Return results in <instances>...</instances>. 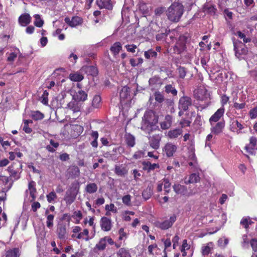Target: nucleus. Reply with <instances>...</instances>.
Segmentation results:
<instances>
[{
  "instance_id": "864d4df0",
  "label": "nucleus",
  "mask_w": 257,
  "mask_h": 257,
  "mask_svg": "<svg viewBox=\"0 0 257 257\" xmlns=\"http://www.w3.org/2000/svg\"><path fill=\"white\" fill-rule=\"evenodd\" d=\"M229 240L227 238H220L218 240V244L221 247H225L228 243Z\"/></svg>"
},
{
  "instance_id": "a211bd4d",
  "label": "nucleus",
  "mask_w": 257,
  "mask_h": 257,
  "mask_svg": "<svg viewBox=\"0 0 257 257\" xmlns=\"http://www.w3.org/2000/svg\"><path fill=\"white\" fill-rule=\"evenodd\" d=\"M96 4L100 9L111 10L113 8L111 0H96Z\"/></svg>"
},
{
  "instance_id": "7ed1b4c3",
  "label": "nucleus",
  "mask_w": 257,
  "mask_h": 257,
  "mask_svg": "<svg viewBox=\"0 0 257 257\" xmlns=\"http://www.w3.org/2000/svg\"><path fill=\"white\" fill-rule=\"evenodd\" d=\"M144 124L147 127L153 129V127L157 123L158 117L153 110L146 111L143 116Z\"/></svg>"
},
{
  "instance_id": "bf43d9fd",
  "label": "nucleus",
  "mask_w": 257,
  "mask_h": 257,
  "mask_svg": "<svg viewBox=\"0 0 257 257\" xmlns=\"http://www.w3.org/2000/svg\"><path fill=\"white\" fill-rule=\"evenodd\" d=\"M145 155L144 151L139 150L136 151L133 156V158L136 160L141 158Z\"/></svg>"
},
{
  "instance_id": "39448f33",
  "label": "nucleus",
  "mask_w": 257,
  "mask_h": 257,
  "mask_svg": "<svg viewBox=\"0 0 257 257\" xmlns=\"http://www.w3.org/2000/svg\"><path fill=\"white\" fill-rule=\"evenodd\" d=\"M232 40L235 56L239 58L241 55H245L247 52L245 45L240 41L235 39L234 38Z\"/></svg>"
},
{
  "instance_id": "473e14b6",
  "label": "nucleus",
  "mask_w": 257,
  "mask_h": 257,
  "mask_svg": "<svg viewBox=\"0 0 257 257\" xmlns=\"http://www.w3.org/2000/svg\"><path fill=\"white\" fill-rule=\"evenodd\" d=\"M153 194V188L152 186H148L142 192V196L145 200H148Z\"/></svg>"
},
{
  "instance_id": "393cba45",
  "label": "nucleus",
  "mask_w": 257,
  "mask_h": 257,
  "mask_svg": "<svg viewBox=\"0 0 257 257\" xmlns=\"http://www.w3.org/2000/svg\"><path fill=\"white\" fill-rule=\"evenodd\" d=\"M125 143L127 147L133 148L136 144L135 137L130 133H126L124 135Z\"/></svg>"
},
{
  "instance_id": "6e6552de",
  "label": "nucleus",
  "mask_w": 257,
  "mask_h": 257,
  "mask_svg": "<svg viewBox=\"0 0 257 257\" xmlns=\"http://www.w3.org/2000/svg\"><path fill=\"white\" fill-rule=\"evenodd\" d=\"M72 188L76 191L75 194H68L66 193V195L65 197L64 200L67 205H70L75 200L76 194L79 190V186L78 182H74L72 184Z\"/></svg>"
},
{
  "instance_id": "4d7b16f0",
  "label": "nucleus",
  "mask_w": 257,
  "mask_h": 257,
  "mask_svg": "<svg viewBox=\"0 0 257 257\" xmlns=\"http://www.w3.org/2000/svg\"><path fill=\"white\" fill-rule=\"evenodd\" d=\"M103 156L106 158L111 159L113 161L117 160V158L116 157V156H114V154L111 153L110 152H104L103 154Z\"/></svg>"
},
{
  "instance_id": "69168bd1",
  "label": "nucleus",
  "mask_w": 257,
  "mask_h": 257,
  "mask_svg": "<svg viewBox=\"0 0 257 257\" xmlns=\"http://www.w3.org/2000/svg\"><path fill=\"white\" fill-rule=\"evenodd\" d=\"M252 250L254 252H257V239L252 238L249 241Z\"/></svg>"
},
{
  "instance_id": "6ab92c4d",
  "label": "nucleus",
  "mask_w": 257,
  "mask_h": 257,
  "mask_svg": "<svg viewBox=\"0 0 257 257\" xmlns=\"http://www.w3.org/2000/svg\"><path fill=\"white\" fill-rule=\"evenodd\" d=\"M244 123L242 124L237 120L232 121L230 125L231 131L233 132H236L237 134L242 133V130L244 128Z\"/></svg>"
},
{
  "instance_id": "13d9d810",
  "label": "nucleus",
  "mask_w": 257,
  "mask_h": 257,
  "mask_svg": "<svg viewBox=\"0 0 257 257\" xmlns=\"http://www.w3.org/2000/svg\"><path fill=\"white\" fill-rule=\"evenodd\" d=\"M252 222L249 219L243 218L240 221V224L243 226L245 228H247Z\"/></svg>"
},
{
  "instance_id": "9d476101",
  "label": "nucleus",
  "mask_w": 257,
  "mask_h": 257,
  "mask_svg": "<svg viewBox=\"0 0 257 257\" xmlns=\"http://www.w3.org/2000/svg\"><path fill=\"white\" fill-rule=\"evenodd\" d=\"M224 112V107H221L218 109L209 119L210 125H214L215 123L220 121L219 120L221 117H223Z\"/></svg>"
},
{
  "instance_id": "c03bdc74",
  "label": "nucleus",
  "mask_w": 257,
  "mask_h": 257,
  "mask_svg": "<svg viewBox=\"0 0 257 257\" xmlns=\"http://www.w3.org/2000/svg\"><path fill=\"white\" fill-rule=\"evenodd\" d=\"M106 246V243L105 242V238L104 237L101 238L98 243L95 245V248L98 250H103L105 249Z\"/></svg>"
},
{
  "instance_id": "ea45409f",
  "label": "nucleus",
  "mask_w": 257,
  "mask_h": 257,
  "mask_svg": "<svg viewBox=\"0 0 257 257\" xmlns=\"http://www.w3.org/2000/svg\"><path fill=\"white\" fill-rule=\"evenodd\" d=\"M83 76L80 73H71L69 75V78L72 81L79 82L83 79Z\"/></svg>"
},
{
  "instance_id": "aec40b11",
  "label": "nucleus",
  "mask_w": 257,
  "mask_h": 257,
  "mask_svg": "<svg viewBox=\"0 0 257 257\" xmlns=\"http://www.w3.org/2000/svg\"><path fill=\"white\" fill-rule=\"evenodd\" d=\"M31 20L32 18L28 13L22 14L18 19L19 24L23 27L28 25L31 22Z\"/></svg>"
},
{
  "instance_id": "052dcab7",
  "label": "nucleus",
  "mask_w": 257,
  "mask_h": 257,
  "mask_svg": "<svg viewBox=\"0 0 257 257\" xmlns=\"http://www.w3.org/2000/svg\"><path fill=\"white\" fill-rule=\"evenodd\" d=\"M164 189H165V194H167L170 192V187L171 186V183L169 182V181L167 179H164Z\"/></svg>"
},
{
  "instance_id": "20e7f679",
  "label": "nucleus",
  "mask_w": 257,
  "mask_h": 257,
  "mask_svg": "<svg viewBox=\"0 0 257 257\" xmlns=\"http://www.w3.org/2000/svg\"><path fill=\"white\" fill-rule=\"evenodd\" d=\"M176 216L173 214L169 219L163 221H156L154 224L155 227L162 230H167L171 228L176 220Z\"/></svg>"
},
{
  "instance_id": "37998d69",
  "label": "nucleus",
  "mask_w": 257,
  "mask_h": 257,
  "mask_svg": "<svg viewBox=\"0 0 257 257\" xmlns=\"http://www.w3.org/2000/svg\"><path fill=\"white\" fill-rule=\"evenodd\" d=\"M34 17L35 18V20L34 24L35 26L41 28L44 25V21L41 19V16L39 14H35L34 15Z\"/></svg>"
},
{
  "instance_id": "ddd939ff",
  "label": "nucleus",
  "mask_w": 257,
  "mask_h": 257,
  "mask_svg": "<svg viewBox=\"0 0 257 257\" xmlns=\"http://www.w3.org/2000/svg\"><path fill=\"white\" fill-rule=\"evenodd\" d=\"M64 21L72 28L81 25L83 22L82 18L77 16L72 17L71 20L69 17H66L64 19Z\"/></svg>"
},
{
  "instance_id": "4468645a",
  "label": "nucleus",
  "mask_w": 257,
  "mask_h": 257,
  "mask_svg": "<svg viewBox=\"0 0 257 257\" xmlns=\"http://www.w3.org/2000/svg\"><path fill=\"white\" fill-rule=\"evenodd\" d=\"M173 190L178 194L185 196H190L192 195L191 192L188 191L187 188L184 185L175 184L173 186Z\"/></svg>"
},
{
  "instance_id": "a18cd8bd",
  "label": "nucleus",
  "mask_w": 257,
  "mask_h": 257,
  "mask_svg": "<svg viewBox=\"0 0 257 257\" xmlns=\"http://www.w3.org/2000/svg\"><path fill=\"white\" fill-rule=\"evenodd\" d=\"M117 257H131L129 251L124 248H120L117 252Z\"/></svg>"
},
{
  "instance_id": "f8f14e48",
  "label": "nucleus",
  "mask_w": 257,
  "mask_h": 257,
  "mask_svg": "<svg viewBox=\"0 0 257 257\" xmlns=\"http://www.w3.org/2000/svg\"><path fill=\"white\" fill-rule=\"evenodd\" d=\"M191 105L192 99L190 97L184 96L180 98L179 101V108L180 109L183 111H186Z\"/></svg>"
},
{
  "instance_id": "72a5a7b5",
  "label": "nucleus",
  "mask_w": 257,
  "mask_h": 257,
  "mask_svg": "<svg viewBox=\"0 0 257 257\" xmlns=\"http://www.w3.org/2000/svg\"><path fill=\"white\" fill-rule=\"evenodd\" d=\"M182 133V130L180 128H176L170 130L168 132V137L170 139H175L178 137Z\"/></svg>"
},
{
  "instance_id": "1a4fd4ad",
  "label": "nucleus",
  "mask_w": 257,
  "mask_h": 257,
  "mask_svg": "<svg viewBox=\"0 0 257 257\" xmlns=\"http://www.w3.org/2000/svg\"><path fill=\"white\" fill-rule=\"evenodd\" d=\"M22 165L20 164L13 163L8 168V171L10 173V176L15 179L20 178L19 171Z\"/></svg>"
},
{
  "instance_id": "412c9836",
  "label": "nucleus",
  "mask_w": 257,
  "mask_h": 257,
  "mask_svg": "<svg viewBox=\"0 0 257 257\" xmlns=\"http://www.w3.org/2000/svg\"><path fill=\"white\" fill-rule=\"evenodd\" d=\"M142 164L143 165V169L144 171H147L148 173H150L152 171H154L155 169L160 168L159 164H151L149 161H143Z\"/></svg>"
},
{
  "instance_id": "7c9ffc66",
  "label": "nucleus",
  "mask_w": 257,
  "mask_h": 257,
  "mask_svg": "<svg viewBox=\"0 0 257 257\" xmlns=\"http://www.w3.org/2000/svg\"><path fill=\"white\" fill-rule=\"evenodd\" d=\"M20 256V249L17 247L10 249L6 252V257H19Z\"/></svg>"
},
{
  "instance_id": "3c124183",
  "label": "nucleus",
  "mask_w": 257,
  "mask_h": 257,
  "mask_svg": "<svg viewBox=\"0 0 257 257\" xmlns=\"http://www.w3.org/2000/svg\"><path fill=\"white\" fill-rule=\"evenodd\" d=\"M48 95L49 92L47 90H45L41 97V102L44 105H47L48 103Z\"/></svg>"
},
{
  "instance_id": "a19ab883",
  "label": "nucleus",
  "mask_w": 257,
  "mask_h": 257,
  "mask_svg": "<svg viewBox=\"0 0 257 257\" xmlns=\"http://www.w3.org/2000/svg\"><path fill=\"white\" fill-rule=\"evenodd\" d=\"M157 52L152 49L148 50V51H145L144 56L145 57L149 59L150 58H156L157 57Z\"/></svg>"
},
{
  "instance_id": "2eb2a0df",
  "label": "nucleus",
  "mask_w": 257,
  "mask_h": 257,
  "mask_svg": "<svg viewBox=\"0 0 257 257\" xmlns=\"http://www.w3.org/2000/svg\"><path fill=\"white\" fill-rule=\"evenodd\" d=\"M211 125L210 131L211 133L215 135H218L222 132L225 126V121L222 120L215 123L214 125Z\"/></svg>"
},
{
  "instance_id": "8fccbe9b",
  "label": "nucleus",
  "mask_w": 257,
  "mask_h": 257,
  "mask_svg": "<svg viewBox=\"0 0 257 257\" xmlns=\"http://www.w3.org/2000/svg\"><path fill=\"white\" fill-rule=\"evenodd\" d=\"M101 97L99 95H95L92 101V105L95 108H98L101 103Z\"/></svg>"
},
{
  "instance_id": "58836bf2",
  "label": "nucleus",
  "mask_w": 257,
  "mask_h": 257,
  "mask_svg": "<svg viewBox=\"0 0 257 257\" xmlns=\"http://www.w3.org/2000/svg\"><path fill=\"white\" fill-rule=\"evenodd\" d=\"M31 117L34 120H38L43 119L44 117V115L43 113L38 110L33 111L31 113Z\"/></svg>"
},
{
  "instance_id": "2f4dec72",
  "label": "nucleus",
  "mask_w": 257,
  "mask_h": 257,
  "mask_svg": "<svg viewBox=\"0 0 257 257\" xmlns=\"http://www.w3.org/2000/svg\"><path fill=\"white\" fill-rule=\"evenodd\" d=\"M98 187L96 183H90L87 184L85 188V191L89 194H93L97 191Z\"/></svg>"
},
{
  "instance_id": "774afa93",
  "label": "nucleus",
  "mask_w": 257,
  "mask_h": 257,
  "mask_svg": "<svg viewBox=\"0 0 257 257\" xmlns=\"http://www.w3.org/2000/svg\"><path fill=\"white\" fill-rule=\"evenodd\" d=\"M125 47L128 52L135 53L136 52V49H137V46L135 44H127L125 46Z\"/></svg>"
},
{
  "instance_id": "4c0bfd02",
  "label": "nucleus",
  "mask_w": 257,
  "mask_h": 257,
  "mask_svg": "<svg viewBox=\"0 0 257 257\" xmlns=\"http://www.w3.org/2000/svg\"><path fill=\"white\" fill-rule=\"evenodd\" d=\"M49 211L48 210H46L45 211V214L47 215V226L48 228H51L53 226V220L54 218V215L53 214H48Z\"/></svg>"
},
{
  "instance_id": "de8ad7c7",
  "label": "nucleus",
  "mask_w": 257,
  "mask_h": 257,
  "mask_svg": "<svg viewBox=\"0 0 257 257\" xmlns=\"http://www.w3.org/2000/svg\"><path fill=\"white\" fill-rule=\"evenodd\" d=\"M70 174L74 177H78L80 175V170L76 166H73L70 168Z\"/></svg>"
},
{
  "instance_id": "338daca9",
  "label": "nucleus",
  "mask_w": 257,
  "mask_h": 257,
  "mask_svg": "<svg viewBox=\"0 0 257 257\" xmlns=\"http://www.w3.org/2000/svg\"><path fill=\"white\" fill-rule=\"evenodd\" d=\"M229 99V98L228 96H227L226 94H223L221 96V104L222 106H224L225 105L227 104V103L228 102Z\"/></svg>"
},
{
  "instance_id": "0e129e2a",
  "label": "nucleus",
  "mask_w": 257,
  "mask_h": 257,
  "mask_svg": "<svg viewBox=\"0 0 257 257\" xmlns=\"http://www.w3.org/2000/svg\"><path fill=\"white\" fill-rule=\"evenodd\" d=\"M246 103L245 102H242L240 103L236 102H234L233 107L237 110L242 109L245 107Z\"/></svg>"
},
{
  "instance_id": "e433bc0d",
  "label": "nucleus",
  "mask_w": 257,
  "mask_h": 257,
  "mask_svg": "<svg viewBox=\"0 0 257 257\" xmlns=\"http://www.w3.org/2000/svg\"><path fill=\"white\" fill-rule=\"evenodd\" d=\"M200 178L198 174L196 173L191 174L189 177L188 181H185L186 184L196 183L200 181Z\"/></svg>"
},
{
  "instance_id": "f3484780",
  "label": "nucleus",
  "mask_w": 257,
  "mask_h": 257,
  "mask_svg": "<svg viewBox=\"0 0 257 257\" xmlns=\"http://www.w3.org/2000/svg\"><path fill=\"white\" fill-rule=\"evenodd\" d=\"M100 226L104 231H110L112 227L111 219L106 217H102L100 219Z\"/></svg>"
},
{
  "instance_id": "5701e85b",
  "label": "nucleus",
  "mask_w": 257,
  "mask_h": 257,
  "mask_svg": "<svg viewBox=\"0 0 257 257\" xmlns=\"http://www.w3.org/2000/svg\"><path fill=\"white\" fill-rule=\"evenodd\" d=\"M83 131V127L80 125L74 124L71 126V135L74 138L79 136Z\"/></svg>"
},
{
  "instance_id": "f03ea898",
  "label": "nucleus",
  "mask_w": 257,
  "mask_h": 257,
  "mask_svg": "<svg viewBox=\"0 0 257 257\" xmlns=\"http://www.w3.org/2000/svg\"><path fill=\"white\" fill-rule=\"evenodd\" d=\"M195 98L199 101L198 107L201 109L207 108L210 104V98L207 92L200 89L198 90L194 94Z\"/></svg>"
},
{
  "instance_id": "cd10ccee",
  "label": "nucleus",
  "mask_w": 257,
  "mask_h": 257,
  "mask_svg": "<svg viewBox=\"0 0 257 257\" xmlns=\"http://www.w3.org/2000/svg\"><path fill=\"white\" fill-rule=\"evenodd\" d=\"M172 117L170 115H167L165 116L164 121L160 123L161 127L163 130L168 129L172 124Z\"/></svg>"
},
{
  "instance_id": "49530a36",
  "label": "nucleus",
  "mask_w": 257,
  "mask_h": 257,
  "mask_svg": "<svg viewBox=\"0 0 257 257\" xmlns=\"http://www.w3.org/2000/svg\"><path fill=\"white\" fill-rule=\"evenodd\" d=\"M234 35L238 36V38L242 39L244 43H249L251 41V39L250 38L246 37L245 35L240 31H237Z\"/></svg>"
},
{
  "instance_id": "b1692460",
  "label": "nucleus",
  "mask_w": 257,
  "mask_h": 257,
  "mask_svg": "<svg viewBox=\"0 0 257 257\" xmlns=\"http://www.w3.org/2000/svg\"><path fill=\"white\" fill-rule=\"evenodd\" d=\"M67 233V227L65 224H59L57 229V233L58 238L61 239H64Z\"/></svg>"
},
{
  "instance_id": "09e8293b",
  "label": "nucleus",
  "mask_w": 257,
  "mask_h": 257,
  "mask_svg": "<svg viewBox=\"0 0 257 257\" xmlns=\"http://www.w3.org/2000/svg\"><path fill=\"white\" fill-rule=\"evenodd\" d=\"M155 100L161 103L164 101V96L159 91H155L154 93Z\"/></svg>"
},
{
  "instance_id": "c756f323",
  "label": "nucleus",
  "mask_w": 257,
  "mask_h": 257,
  "mask_svg": "<svg viewBox=\"0 0 257 257\" xmlns=\"http://www.w3.org/2000/svg\"><path fill=\"white\" fill-rule=\"evenodd\" d=\"M213 243L212 242H209L206 245H203L201 247V253L203 255H208L213 249Z\"/></svg>"
},
{
  "instance_id": "5fc2aeb1",
  "label": "nucleus",
  "mask_w": 257,
  "mask_h": 257,
  "mask_svg": "<svg viewBox=\"0 0 257 257\" xmlns=\"http://www.w3.org/2000/svg\"><path fill=\"white\" fill-rule=\"evenodd\" d=\"M179 76L181 79H184L186 75V70L184 67H179L178 69Z\"/></svg>"
},
{
  "instance_id": "9b49d317",
  "label": "nucleus",
  "mask_w": 257,
  "mask_h": 257,
  "mask_svg": "<svg viewBox=\"0 0 257 257\" xmlns=\"http://www.w3.org/2000/svg\"><path fill=\"white\" fill-rule=\"evenodd\" d=\"M177 147L172 143H167L163 148V152L167 157H173L176 152Z\"/></svg>"
},
{
  "instance_id": "6e6d98bb",
  "label": "nucleus",
  "mask_w": 257,
  "mask_h": 257,
  "mask_svg": "<svg viewBox=\"0 0 257 257\" xmlns=\"http://www.w3.org/2000/svg\"><path fill=\"white\" fill-rule=\"evenodd\" d=\"M122 201L124 204L127 206H130L131 205V196L127 194L123 196Z\"/></svg>"
},
{
  "instance_id": "603ef678",
  "label": "nucleus",
  "mask_w": 257,
  "mask_h": 257,
  "mask_svg": "<svg viewBox=\"0 0 257 257\" xmlns=\"http://www.w3.org/2000/svg\"><path fill=\"white\" fill-rule=\"evenodd\" d=\"M57 195L56 193L53 191L47 195V199L49 203H51L57 198Z\"/></svg>"
},
{
  "instance_id": "bb28decb",
  "label": "nucleus",
  "mask_w": 257,
  "mask_h": 257,
  "mask_svg": "<svg viewBox=\"0 0 257 257\" xmlns=\"http://www.w3.org/2000/svg\"><path fill=\"white\" fill-rule=\"evenodd\" d=\"M122 45L119 42H115L110 48V51L114 56L117 55L122 50Z\"/></svg>"
},
{
  "instance_id": "680f3d73",
  "label": "nucleus",
  "mask_w": 257,
  "mask_h": 257,
  "mask_svg": "<svg viewBox=\"0 0 257 257\" xmlns=\"http://www.w3.org/2000/svg\"><path fill=\"white\" fill-rule=\"evenodd\" d=\"M249 115L251 119H254L257 117V106L249 110Z\"/></svg>"
},
{
  "instance_id": "e2e57ef3",
  "label": "nucleus",
  "mask_w": 257,
  "mask_h": 257,
  "mask_svg": "<svg viewBox=\"0 0 257 257\" xmlns=\"http://www.w3.org/2000/svg\"><path fill=\"white\" fill-rule=\"evenodd\" d=\"M168 33L166 32V30H165V32H162L160 34H158L156 35V39L157 41H161L166 38L167 36Z\"/></svg>"
},
{
  "instance_id": "a878e982",
  "label": "nucleus",
  "mask_w": 257,
  "mask_h": 257,
  "mask_svg": "<svg viewBox=\"0 0 257 257\" xmlns=\"http://www.w3.org/2000/svg\"><path fill=\"white\" fill-rule=\"evenodd\" d=\"M35 186L36 183L33 181L30 182L28 185V190H29L30 196L32 197V199L30 200L31 202L35 201L36 198L37 190Z\"/></svg>"
},
{
  "instance_id": "c9c22d12",
  "label": "nucleus",
  "mask_w": 257,
  "mask_h": 257,
  "mask_svg": "<svg viewBox=\"0 0 257 257\" xmlns=\"http://www.w3.org/2000/svg\"><path fill=\"white\" fill-rule=\"evenodd\" d=\"M130 95V88L127 86H123L119 92L120 98L121 100H124Z\"/></svg>"
},
{
  "instance_id": "dca6fc26",
  "label": "nucleus",
  "mask_w": 257,
  "mask_h": 257,
  "mask_svg": "<svg viewBox=\"0 0 257 257\" xmlns=\"http://www.w3.org/2000/svg\"><path fill=\"white\" fill-rule=\"evenodd\" d=\"M162 135L156 134L150 137L149 144L150 146L155 150H157L160 147V141L161 140Z\"/></svg>"
},
{
  "instance_id": "c85d7f7f",
  "label": "nucleus",
  "mask_w": 257,
  "mask_h": 257,
  "mask_svg": "<svg viewBox=\"0 0 257 257\" xmlns=\"http://www.w3.org/2000/svg\"><path fill=\"white\" fill-rule=\"evenodd\" d=\"M67 108L72 110L74 113L80 111V106L78 102L71 101L67 104Z\"/></svg>"
},
{
  "instance_id": "f257e3e1",
  "label": "nucleus",
  "mask_w": 257,
  "mask_h": 257,
  "mask_svg": "<svg viewBox=\"0 0 257 257\" xmlns=\"http://www.w3.org/2000/svg\"><path fill=\"white\" fill-rule=\"evenodd\" d=\"M184 12L183 5L178 2H174L166 11L168 19L172 23L178 22Z\"/></svg>"
},
{
  "instance_id": "4be33fe9",
  "label": "nucleus",
  "mask_w": 257,
  "mask_h": 257,
  "mask_svg": "<svg viewBox=\"0 0 257 257\" xmlns=\"http://www.w3.org/2000/svg\"><path fill=\"white\" fill-rule=\"evenodd\" d=\"M114 172L118 176H124L128 173V169L122 165H115Z\"/></svg>"
},
{
  "instance_id": "79ce46f5",
  "label": "nucleus",
  "mask_w": 257,
  "mask_h": 257,
  "mask_svg": "<svg viewBox=\"0 0 257 257\" xmlns=\"http://www.w3.org/2000/svg\"><path fill=\"white\" fill-rule=\"evenodd\" d=\"M165 90L167 93H171L173 96L177 94V90L171 84L166 85L165 87Z\"/></svg>"
},
{
  "instance_id": "f704fd0d",
  "label": "nucleus",
  "mask_w": 257,
  "mask_h": 257,
  "mask_svg": "<svg viewBox=\"0 0 257 257\" xmlns=\"http://www.w3.org/2000/svg\"><path fill=\"white\" fill-rule=\"evenodd\" d=\"M75 98L78 101H84L87 98V94L83 90H79L76 93Z\"/></svg>"
},
{
  "instance_id": "0eeeda50",
  "label": "nucleus",
  "mask_w": 257,
  "mask_h": 257,
  "mask_svg": "<svg viewBox=\"0 0 257 257\" xmlns=\"http://www.w3.org/2000/svg\"><path fill=\"white\" fill-rule=\"evenodd\" d=\"M188 38L187 36L183 35H180L179 39L174 46V51L178 54L181 53L186 49V44Z\"/></svg>"
},
{
  "instance_id": "423d86ee",
  "label": "nucleus",
  "mask_w": 257,
  "mask_h": 257,
  "mask_svg": "<svg viewBox=\"0 0 257 257\" xmlns=\"http://www.w3.org/2000/svg\"><path fill=\"white\" fill-rule=\"evenodd\" d=\"M249 143L244 147L246 153L249 155H255L257 151V138L252 136L249 138Z\"/></svg>"
}]
</instances>
